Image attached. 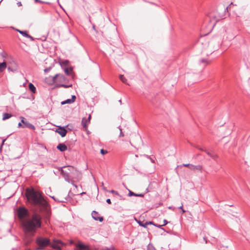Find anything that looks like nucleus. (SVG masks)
Returning <instances> with one entry per match:
<instances>
[{
    "label": "nucleus",
    "instance_id": "c85d7f7f",
    "mask_svg": "<svg viewBox=\"0 0 250 250\" xmlns=\"http://www.w3.org/2000/svg\"><path fill=\"white\" fill-rule=\"evenodd\" d=\"M100 152L102 154L104 155L107 153V151L103 149H101Z\"/></svg>",
    "mask_w": 250,
    "mask_h": 250
},
{
    "label": "nucleus",
    "instance_id": "72a5a7b5",
    "mask_svg": "<svg viewBox=\"0 0 250 250\" xmlns=\"http://www.w3.org/2000/svg\"><path fill=\"white\" fill-rule=\"evenodd\" d=\"M167 223H168L166 219H164V224L162 225V226H164L166 225L167 224Z\"/></svg>",
    "mask_w": 250,
    "mask_h": 250
},
{
    "label": "nucleus",
    "instance_id": "c9c22d12",
    "mask_svg": "<svg viewBox=\"0 0 250 250\" xmlns=\"http://www.w3.org/2000/svg\"><path fill=\"white\" fill-rule=\"evenodd\" d=\"M106 201L108 204H111V200L110 199H107Z\"/></svg>",
    "mask_w": 250,
    "mask_h": 250
},
{
    "label": "nucleus",
    "instance_id": "4be33fe9",
    "mask_svg": "<svg viewBox=\"0 0 250 250\" xmlns=\"http://www.w3.org/2000/svg\"><path fill=\"white\" fill-rule=\"evenodd\" d=\"M119 78H120V79L121 80V81L123 83L127 84V80L125 79V78L124 77V76L123 75H120L119 76Z\"/></svg>",
    "mask_w": 250,
    "mask_h": 250
},
{
    "label": "nucleus",
    "instance_id": "20e7f679",
    "mask_svg": "<svg viewBox=\"0 0 250 250\" xmlns=\"http://www.w3.org/2000/svg\"><path fill=\"white\" fill-rule=\"evenodd\" d=\"M36 243L38 246L37 250H44V248L50 245V240L46 237H38L36 240Z\"/></svg>",
    "mask_w": 250,
    "mask_h": 250
},
{
    "label": "nucleus",
    "instance_id": "bb28decb",
    "mask_svg": "<svg viewBox=\"0 0 250 250\" xmlns=\"http://www.w3.org/2000/svg\"><path fill=\"white\" fill-rule=\"evenodd\" d=\"M59 86H61V87H64V88H67V87H71L72 86V85H65V84H59Z\"/></svg>",
    "mask_w": 250,
    "mask_h": 250
},
{
    "label": "nucleus",
    "instance_id": "2f4dec72",
    "mask_svg": "<svg viewBox=\"0 0 250 250\" xmlns=\"http://www.w3.org/2000/svg\"><path fill=\"white\" fill-rule=\"evenodd\" d=\"M106 250H115V248L113 246H111L109 248H106Z\"/></svg>",
    "mask_w": 250,
    "mask_h": 250
},
{
    "label": "nucleus",
    "instance_id": "f3484780",
    "mask_svg": "<svg viewBox=\"0 0 250 250\" xmlns=\"http://www.w3.org/2000/svg\"><path fill=\"white\" fill-rule=\"evenodd\" d=\"M6 67L7 64L5 62H0V73L3 72Z\"/></svg>",
    "mask_w": 250,
    "mask_h": 250
},
{
    "label": "nucleus",
    "instance_id": "f03ea898",
    "mask_svg": "<svg viewBox=\"0 0 250 250\" xmlns=\"http://www.w3.org/2000/svg\"><path fill=\"white\" fill-rule=\"evenodd\" d=\"M226 30L223 29L222 32V38L219 36L215 37L212 39L208 38H202L200 39L199 44L202 50V53L208 56L211 54L215 50H217L221 45L222 41L225 39Z\"/></svg>",
    "mask_w": 250,
    "mask_h": 250
},
{
    "label": "nucleus",
    "instance_id": "a878e982",
    "mask_svg": "<svg viewBox=\"0 0 250 250\" xmlns=\"http://www.w3.org/2000/svg\"><path fill=\"white\" fill-rule=\"evenodd\" d=\"M109 192H110V193H112L113 194H114L116 195L120 196L119 193L117 191H115V190H112L109 191Z\"/></svg>",
    "mask_w": 250,
    "mask_h": 250
},
{
    "label": "nucleus",
    "instance_id": "4c0bfd02",
    "mask_svg": "<svg viewBox=\"0 0 250 250\" xmlns=\"http://www.w3.org/2000/svg\"><path fill=\"white\" fill-rule=\"evenodd\" d=\"M69 243L70 244H74L75 245V243H74V241L72 240H70L69 241Z\"/></svg>",
    "mask_w": 250,
    "mask_h": 250
},
{
    "label": "nucleus",
    "instance_id": "c756f323",
    "mask_svg": "<svg viewBox=\"0 0 250 250\" xmlns=\"http://www.w3.org/2000/svg\"><path fill=\"white\" fill-rule=\"evenodd\" d=\"M119 129L120 130V133L119 136L120 137H124V133L122 132V129L120 128V126L119 127Z\"/></svg>",
    "mask_w": 250,
    "mask_h": 250
},
{
    "label": "nucleus",
    "instance_id": "f704fd0d",
    "mask_svg": "<svg viewBox=\"0 0 250 250\" xmlns=\"http://www.w3.org/2000/svg\"><path fill=\"white\" fill-rule=\"evenodd\" d=\"M50 70V67H49V68H45L44 71L45 72H47Z\"/></svg>",
    "mask_w": 250,
    "mask_h": 250
},
{
    "label": "nucleus",
    "instance_id": "37998d69",
    "mask_svg": "<svg viewBox=\"0 0 250 250\" xmlns=\"http://www.w3.org/2000/svg\"><path fill=\"white\" fill-rule=\"evenodd\" d=\"M36 2H42V1L40 0H35Z\"/></svg>",
    "mask_w": 250,
    "mask_h": 250
},
{
    "label": "nucleus",
    "instance_id": "b1692460",
    "mask_svg": "<svg viewBox=\"0 0 250 250\" xmlns=\"http://www.w3.org/2000/svg\"><path fill=\"white\" fill-rule=\"evenodd\" d=\"M138 224L140 226L143 227L144 228H146L147 226L148 225V223H146V222L145 223H144L141 221L138 222Z\"/></svg>",
    "mask_w": 250,
    "mask_h": 250
},
{
    "label": "nucleus",
    "instance_id": "dca6fc26",
    "mask_svg": "<svg viewBox=\"0 0 250 250\" xmlns=\"http://www.w3.org/2000/svg\"><path fill=\"white\" fill-rule=\"evenodd\" d=\"M18 31L21 34L23 37L33 39V38L31 36L29 35L26 31H21V30H18Z\"/></svg>",
    "mask_w": 250,
    "mask_h": 250
},
{
    "label": "nucleus",
    "instance_id": "473e14b6",
    "mask_svg": "<svg viewBox=\"0 0 250 250\" xmlns=\"http://www.w3.org/2000/svg\"><path fill=\"white\" fill-rule=\"evenodd\" d=\"M7 69H8V71H12V72H14L16 70V69H13L11 68L10 67H8Z\"/></svg>",
    "mask_w": 250,
    "mask_h": 250
},
{
    "label": "nucleus",
    "instance_id": "58836bf2",
    "mask_svg": "<svg viewBox=\"0 0 250 250\" xmlns=\"http://www.w3.org/2000/svg\"><path fill=\"white\" fill-rule=\"evenodd\" d=\"M154 226H155L156 227H158V228H161V227H162L163 226L162 225H154Z\"/></svg>",
    "mask_w": 250,
    "mask_h": 250
},
{
    "label": "nucleus",
    "instance_id": "7c9ffc66",
    "mask_svg": "<svg viewBox=\"0 0 250 250\" xmlns=\"http://www.w3.org/2000/svg\"><path fill=\"white\" fill-rule=\"evenodd\" d=\"M183 205L182 204V205L179 208V209H181L182 210V213H184L185 212V210L183 209Z\"/></svg>",
    "mask_w": 250,
    "mask_h": 250
},
{
    "label": "nucleus",
    "instance_id": "f8f14e48",
    "mask_svg": "<svg viewBox=\"0 0 250 250\" xmlns=\"http://www.w3.org/2000/svg\"><path fill=\"white\" fill-rule=\"evenodd\" d=\"M75 245L79 248V250H88V247L83 244L81 241L78 240L77 243H75Z\"/></svg>",
    "mask_w": 250,
    "mask_h": 250
},
{
    "label": "nucleus",
    "instance_id": "c03bdc74",
    "mask_svg": "<svg viewBox=\"0 0 250 250\" xmlns=\"http://www.w3.org/2000/svg\"><path fill=\"white\" fill-rule=\"evenodd\" d=\"M146 223H148V225L149 224H152V222H146Z\"/></svg>",
    "mask_w": 250,
    "mask_h": 250
},
{
    "label": "nucleus",
    "instance_id": "49530a36",
    "mask_svg": "<svg viewBox=\"0 0 250 250\" xmlns=\"http://www.w3.org/2000/svg\"><path fill=\"white\" fill-rule=\"evenodd\" d=\"M1 0L0 1V3L1 2Z\"/></svg>",
    "mask_w": 250,
    "mask_h": 250
},
{
    "label": "nucleus",
    "instance_id": "393cba45",
    "mask_svg": "<svg viewBox=\"0 0 250 250\" xmlns=\"http://www.w3.org/2000/svg\"><path fill=\"white\" fill-rule=\"evenodd\" d=\"M200 62L204 63L205 65L209 63V61L206 59H202L200 60Z\"/></svg>",
    "mask_w": 250,
    "mask_h": 250
},
{
    "label": "nucleus",
    "instance_id": "7ed1b4c3",
    "mask_svg": "<svg viewBox=\"0 0 250 250\" xmlns=\"http://www.w3.org/2000/svg\"><path fill=\"white\" fill-rule=\"evenodd\" d=\"M25 195L27 201L31 204L38 206L43 209H46L48 204L40 193L35 190L33 188H27Z\"/></svg>",
    "mask_w": 250,
    "mask_h": 250
},
{
    "label": "nucleus",
    "instance_id": "cd10ccee",
    "mask_svg": "<svg viewBox=\"0 0 250 250\" xmlns=\"http://www.w3.org/2000/svg\"><path fill=\"white\" fill-rule=\"evenodd\" d=\"M71 71V70L69 69L68 68H65L64 69V72H65V74H67V75H70Z\"/></svg>",
    "mask_w": 250,
    "mask_h": 250
},
{
    "label": "nucleus",
    "instance_id": "6ab92c4d",
    "mask_svg": "<svg viewBox=\"0 0 250 250\" xmlns=\"http://www.w3.org/2000/svg\"><path fill=\"white\" fill-rule=\"evenodd\" d=\"M29 90L33 93H35L36 92V88L33 84L30 83L28 85Z\"/></svg>",
    "mask_w": 250,
    "mask_h": 250
},
{
    "label": "nucleus",
    "instance_id": "4468645a",
    "mask_svg": "<svg viewBox=\"0 0 250 250\" xmlns=\"http://www.w3.org/2000/svg\"><path fill=\"white\" fill-rule=\"evenodd\" d=\"M76 96L75 95H72V97H71V99H67L66 100L64 101H63L61 103V104H72L73 103H74L76 100Z\"/></svg>",
    "mask_w": 250,
    "mask_h": 250
},
{
    "label": "nucleus",
    "instance_id": "ddd939ff",
    "mask_svg": "<svg viewBox=\"0 0 250 250\" xmlns=\"http://www.w3.org/2000/svg\"><path fill=\"white\" fill-rule=\"evenodd\" d=\"M98 212L96 211H93L92 212V216L94 220L102 222L103 221V218L102 217L98 216Z\"/></svg>",
    "mask_w": 250,
    "mask_h": 250
},
{
    "label": "nucleus",
    "instance_id": "79ce46f5",
    "mask_svg": "<svg viewBox=\"0 0 250 250\" xmlns=\"http://www.w3.org/2000/svg\"><path fill=\"white\" fill-rule=\"evenodd\" d=\"M204 240H205V243H207L208 241H207V238L206 237L204 238Z\"/></svg>",
    "mask_w": 250,
    "mask_h": 250
},
{
    "label": "nucleus",
    "instance_id": "a19ab883",
    "mask_svg": "<svg viewBox=\"0 0 250 250\" xmlns=\"http://www.w3.org/2000/svg\"><path fill=\"white\" fill-rule=\"evenodd\" d=\"M5 140H6V139L3 140L2 143H1V146H3L4 145V143Z\"/></svg>",
    "mask_w": 250,
    "mask_h": 250
},
{
    "label": "nucleus",
    "instance_id": "e433bc0d",
    "mask_svg": "<svg viewBox=\"0 0 250 250\" xmlns=\"http://www.w3.org/2000/svg\"><path fill=\"white\" fill-rule=\"evenodd\" d=\"M21 123H22L21 122H20V123H19V124H18V127H22V125L21 124Z\"/></svg>",
    "mask_w": 250,
    "mask_h": 250
},
{
    "label": "nucleus",
    "instance_id": "412c9836",
    "mask_svg": "<svg viewBox=\"0 0 250 250\" xmlns=\"http://www.w3.org/2000/svg\"><path fill=\"white\" fill-rule=\"evenodd\" d=\"M11 117H12V115L11 114L8 113H5L3 114L2 120H5L6 119H9Z\"/></svg>",
    "mask_w": 250,
    "mask_h": 250
},
{
    "label": "nucleus",
    "instance_id": "aec40b11",
    "mask_svg": "<svg viewBox=\"0 0 250 250\" xmlns=\"http://www.w3.org/2000/svg\"><path fill=\"white\" fill-rule=\"evenodd\" d=\"M205 151L207 153V154L210 157H211L212 159H214V160H216L217 158V155H216L215 154L212 153V152H208V151H206L205 150Z\"/></svg>",
    "mask_w": 250,
    "mask_h": 250
},
{
    "label": "nucleus",
    "instance_id": "a18cd8bd",
    "mask_svg": "<svg viewBox=\"0 0 250 250\" xmlns=\"http://www.w3.org/2000/svg\"><path fill=\"white\" fill-rule=\"evenodd\" d=\"M119 103H120L121 104L122 103L121 100H119Z\"/></svg>",
    "mask_w": 250,
    "mask_h": 250
},
{
    "label": "nucleus",
    "instance_id": "a211bd4d",
    "mask_svg": "<svg viewBox=\"0 0 250 250\" xmlns=\"http://www.w3.org/2000/svg\"><path fill=\"white\" fill-rule=\"evenodd\" d=\"M128 191H129L128 194V196L130 197L132 196H138V197H144L143 194H142V193L136 194V193H135L131 191L130 190H128Z\"/></svg>",
    "mask_w": 250,
    "mask_h": 250
},
{
    "label": "nucleus",
    "instance_id": "9d476101",
    "mask_svg": "<svg viewBox=\"0 0 250 250\" xmlns=\"http://www.w3.org/2000/svg\"><path fill=\"white\" fill-rule=\"evenodd\" d=\"M91 115H89L88 118H83L82 120V125L85 131L87 130V126L90 124Z\"/></svg>",
    "mask_w": 250,
    "mask_h": 250
},
{
    "label": "nucleus",
    "instance_id": "2eb2a0df",
    "mask_svg": "<svg viewBox=\"0 0 250 250\" xmlns=\"http://www.w3.org/2000/svg\"><path fill=\"white\" fill-rule=\"evenodd\" d=\"M57 148L59 150L62 152V151H64L65 150H66L67 148V147L65 144L62 143V144H59L58 145Z\"/></svg>",
    "mask_w": 250,
    "mask_h": 250
},
{
    "label": "nucleus",
    "instance_id": "f257e3e1",
    "mask_svg": "<svg viewBox=\"0 0 250 250\" xmlns=\"http://www.w3.org/2000/svg\"><path fill=\"white\" fill-rule=\"evenodd\" d=\"M17 214L21 221V226L25 234L33 235L36 229L41 227V217L37 214H33L30 219H24L28 215V210L24 207H20L17 210Z\"/></svg>",
    "mask_w": 250,
    "mask_h": 250
},
{
    "label": "nucleus",
    "instance_id": "39448f33",
    "mask_svg": "<svg viewBox=\"0 0 250 250\" xmlns=\"http://www.w3.org/2000/svg\"><path fill=\"white\" fill-rule=\"evenodd\" d=\"M66 244L60 240L54 239L52 243H50V246L57 250H62V246H65Z\"/></svg>",
    "mask_w": 250,
    "mask_h": 250
},
{
    "label": "nucleus",
    "instance_id": "9b49d317",
    "mask_svg": "<svg viewBox=\"0 0 250 250\" xmlns=\"http://www.w3.org/2000/svg\"><path fill=\"white\" fill-rule=\"evenodd\" d=\"M56 132L59 134L62 137H64L67 133V130L64 127L58 126L56 130Z\"/></svg>",
    "mask_w": 250,
    "mask_h": 250
},
{
    "label": "nucleus",
    "instance_id": "0eeeda50",
    "mask_svg": "<svg viewBox=\"0 0 250 250\" xmlns=\"http://www.w3.org/2000/svg\"><path fill=\"white\" fill-rule=\"evenodd\" d=\"M53 83H63L67 81L66 78L62 74H58L52 78Z\"/></svg>",
    "mask_w": 250,
    "mask_h": 250
},
{
    "label": "nucleus",
    "instance_id": "6e6552de",
    "mask_svg": "<svg viewBox=\"0 0 250 250\" xmlns=\"http://www.w3.org/2000/svg\"><path fill=\"white\" fill-rule=\"evenodd\" d=\"M188 167L190 170L193 171L198 170L202 172V166L201 165L195 166L190 164H184L182 165H179L177 166V167Z\"/></svg>",
    "mask_w": 250,
    "mask_h": 250
},
{
    "label": "nucleus",
    "instance_id": "1a4fd4ad",
    "mask_svg": "<svg viewBox=\"0 0 250 250\" xmlns=\"http://www.w3.org/2000/svg\"><path fill=\"white\" fill-rule=\"evenodd\" d=\"M21 122L22 123V128L28 127L32 129H35V126L31 124L28 122L24 117H21Z\"/></svg>",
    "mask_w": 250,
    "mask_h": 250
},
{
    "label": "nucleus",
    "instance_id": "ea45409f",
    "mask_svg": "<svg viewBox=\"0 0 250 250\" xmlns=\"http://www.w3.org/2000/svg\"><path fill=\"white\" fill-rule=\"evenodd\" d=\"M17 5H18V6H21V2H18L17 3Z\"/></svg>",
    "mask_w": 250,
    "mask_h": 250
},
{
    "label": "nucleus",
    "instance_id": "5701e85b",
    "mask_svg": "<svg viewBox=\"0 0 250 250\" xmlns=\"http://www.w3.org/2000/svg\"><path fill=\"white\" fill-rule=\"evenodd\" d=\"M147 250H156L154 247L151 244H149L147 247Z\"/></svg>",
    "mask_w": 250,
    "mask_h": 250
},
{
    "label": "nucleus",
    "instance_id": "423d86ee",
    "mask_svg": "<svg viewBox=\"0 0 250 250\" xmlns=\"http://www.w3.org/2000/svg\"><path fill=\"white\" fill-rule=\"evenodd\" d=\"M74 169V167H64L61 171V173L66 181L69 180L70 172Z\"/></svg>",
    "mask_w": 250,
    "mask_h": 250
}]
</instances>
